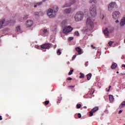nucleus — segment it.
<instances>
[{"label": "nucleus", "instance_id": "obj_12", "mask_svg": "<svg viewBox=\"0 0 125 125\" xmlns=\"http://www.w3.org/2000/svg\"><path fill=\"white\" fill-rule=\"evenodd\" d=\"M97 111H98V107L96 106L94 107L91 111H90V117H92V116H93V113H95Z\"/></svg>", "mask_w": 125, "mask_h": 125}, {"label": "nucleus", "instance_id": "obj_2", "mask_svg": "<svg viewBox=\"0 0 125 125\" xmlns=\"http://www.w3.org/2000/svg\"><path fill=\"white\" fill-rule=\"evenodd\" d=\"M59 10V7L58 6H55L52 9H49L47 12V15L49 16V18H54L56 16V13L58 12Z\"/></svg>", "mask_w": 125, "mask_h": 125}, {"label": "nucleus", "instance_id": "obj_48", "mask_svg": "<svg viewBox=\"0 0 125 125\" xmlns=\"http://www.w3.org/2000/svg\"><path fill=\"white\" fill-rule=\"evenodd\" d=\"M37 5H34V7H37Z\"/></svg>", "mask_w": 125, "mask_h": 125}, {"label": "nucleus", "instance_id": "obj_41", "mask_svg": "<svg viewBox=\"0 0 125 125\" xmlns=\"http://www.w3.org/2000/svg\"><path fill=\"white\" fill-rule=\"evenodd\" d=\"M68 87H75V85H70Z\"/></svg>", "mask_w": 125, "mask_h": 125}, {"label": "nucleus", "instance_id": "obj_37", "mask_svg": "<svg viewBox=\"0 0 125 125\" xmlns=\"http://www.w3.org/2000/svg\"><path fill=\"white\" fill-rule=\"evenodd\" d=\"M122 106H125V101L123 102L122 103Z\"/></svg>", "mask_w": 125, "mask_h": 125}, {"label": "nucleus", "instance_id": "obj_11", "mask_svg": "<svg viewBox=\"0 0 125 125\" xmlns=\"http://www.w3.org/2000/svg\"><path fill=\"white\" fill-rule=\"evenodd\" d=\"M33 24L34 22L33 21L28 20L26 23V26L27 28H31V27H32Z\"/></svg>", "mask_w": 125, "mask_h": 125}, {"label": "nucleus", "instance_id": "obj_4", "mask_svg": "<svg viewBox=\"0 0 125 125\" xmlns=\"http://www.w3.org/2000/svg\"><path fill=\"white\" fill-rule=\"evenodd\" d=\"M89 11L90 15L91 16V17H92V18L96 17V16H97V7H96V5H92L90 7Z\"/></svg>", "mask_w": 125, "mask_h": 125}, {"label": "nucleus", "instance_id": "obj_8", "mask_svg": "<svg viewBox=\"0 0 125 125\" xmlns=\"http://www.w3.org/2000/svg\"><path fill=\"white\" fill-rule=\"evenodd\" d=\"M121 16V13L119 11H114L112 13V18L115 20H117L118 18H120Z\"/></svg>", "mask_w": 125, "mask_h": 125}, {"label": "nucleus", "instance_id": "obj_45", "mask_svg": "<svg viewBox=\"0 0 125 125\" xmlns=\"http://www.w3.org/2000/svg\"><path fill=\"white\" fill-rule=\"evenodd\" d=\"M102 16H103V17H102V19H104V15H103Z\"/></svg>", "mask_w": 125, "mask_h": 125}, {"label": "nucleus", "instance_id": "obj_38", "mask_svg": "<svg viewBox=\"0 0 125 125\" xmlns=\"http://www.w3.org/2000/svg\"><path fill=\"white\" fill-rule=\"evenodd\" d=\"M109 88L108 89V90H107V92H109V91H110V89L111 88V86H109Z\"/></svg>", "mask_w": 125, "mask_h": 125}, {"label": "nucleus", "instance_id": "obj_31", "mask_svg": "<svg viewBox=\"0 0 125 125\" xmlns=\"http://www.w3.org/2000/svg\"><path fill=\"white\" fill-rule=\"evenodd\" d=\"M49 103V101H46L45 102V105H48Z\"/></svg>", "mask_w": 125, "mask_h": 125}, {"label": "nucleus", "instance_id": "obj_3", "mask_svg": "<svg viewBox=\"0 0 125 125\" xmlns=\"http://www.w3.org/2000/svg\"><path fill=\"white\" fill-rule=\"evenodd\" d=\"M66 25H67V22H66V21H63L62 22V27H63V29L62 30L63 34H68V33H70L73 31V27L71 26H66Z\"/></svg>", "mask_w": 125, "mask_h": 125}, {"label": "nucleus", "instance_id": "obj_46", "mask_svg": "<svg viewBox=\"0 0 125 125\" xmlns=\"http://www.w3.org/2000/svg\"><path fill=\"white\" fill-rule=\"evenodd\" d=\"M122 76H125V73H122Z\"/></svg>", "mask_w": 125, "mask_h": 125}, {"label": "nucleus", "instance_id": "obj_40", "mask_svg": "<svg viewBox=\"0 0 125 125\" xmlns=\"http://www.w3.org/2000/svg\"><path fill=\"white\" fill-rule=\"evenodd\" d=\"M91 47H92L93 48V49H95V47L93 46V45H91Z\"/></svg>", "mask_w": 125, "mask_h": 125}, {"label": "nucleus", "instance_id": "obj_30", "mask_svg": "<svg viewBox=\"0 0 125 125\" xmlns=\"http://www.w3.org/2000/svg\"><path fill=\"white\" fill-rule=\"evenodd\" d=\"M72 40H74V37H69L68 39V41H72Z\"/></svg>", "mask_w": 125, "mask_h": 125}, {"label": "nucleus", "instance_id": "obj_6", "mask_svg": "<svg viewBox=\"0 0 125 125\" xmlns=\"http://www.w3.org/2000/svg\"><path fill=\"white\" fill-rule=\"evenodd\" d=\"M10 22H11V21H9L8 20H5V19H3L0 20V29H2L3 27H5V26H7V25H9Z\"/></svg>", "mask_w": 125, "mask_h": 125}, {"label": "nucleus", "instance_id": "obj_13", "mask_svg": "<svg viewBox=\"0 0 125 125\" xmlns=\"http://www.w3.org/2000/svg\"><path fill=\"white\" fill-rule=\"evenodd\" d=\"M76 1L75 0H73L72 2L67 3H66L64 6H62V8H64V7H69L72 5V4H73V3H75Z\"/></svg>", "mask_w": 125, "mask_h": 125}, {"label": "nucleus", "instance_id": "obj_32", "mask_svg": "<svg viewBox=\"0 0 125 125\" xmlns=\"http://www.w3.org/2000/svg\"><path fill=\"white\" fill-rule=\"evenodd\" d=\"M35 48H37L38 49H40V46L38 45H36L35 46Z\"/></svg>", "mask_w": 125, "mask_h": 125}, {"label": "nucleus", "instance_id": "obj_44", "mask_svg": "<svg viewBox=\"0 0 125 125\" xmlns=\"http://www.w3.org/2000/svg\"><path fill=\"white\" fill-rule=\"evenodd\" d=\"M115 22H116V23H119V20H116V21H115Z\"/></svg>", "mask_w": 125, "mask_h": 125}, {"label": "nucleus", "instance_id": "obj_27", "mask_svg": "<svg viewBox=\"0 0 125 125\" xmlns=\"http://www.w3.org/2000/svg\"><path fill=\"white\" fill-rule=\"evenodd\" d=\"M77 109H80V108L82 107V105H81V104H78L77 105Z\"/></svg>", "mask_w": 125, "mask_h": 125}, {"label": "nucleus", "instance_id": "obj_24", "mask_svg": "<svg viewBox=\"0 0 125 125\" xmlns=\"http://www.w3.org/2000/svg\"><path fill=\"white\" fill-rule=\"evenodd\" d=\"M57 54L58 55H61V51H60V49H58L57 51Z\"/></svg>", "mask_w": 125, "mask_h": 125}, {"label": "nucleus", "instance_id": "obj_7", "mask_svg": "<svg viewBox=\"0 0 125 125\" xmlns=\"http://www.w3.org/2000/svg\"><path fill=\"white\" fill-rule=\"evenodd\" d=\"M118 7V5L116 2H111L108 5V10L109 11H112L113 8H117Z\"/></svg>", "mask_w": 125, "mask_h": 125}, {"label": "nucleus", "instance_id": "obj_42", "mask_svg": "<svg viewBox=\"0 0 125 125\" xmlns=\"http://www.w3.org/2000/svg\"><path fill=\"white\" fill-rule=\"evenodd\" d=\"M123 112V110H120L118 114H121V113Z\"/></svg>", "mask_w": 125, "mask_h": 125}, {"label": "nucleus", "instance_id": "obj_17", "mask_svg": "<svg viewBox=\"0 0 125 125\" xmlns=\"http://www.w3.org/2000/svg\"><path fill=\"white\" fill-rule=\"evenodd\" d=\"M16 31L17 33H21V27L20 26H18L16 27Z\"/></svg>", "mask_w": 125, "mask_h": 125}, {"label": "nucleus", "instance_id": "obj_33", "mask_svg": "<svg viewBox=\"0 0 125 125\" xmlns=\"http://www.w3.org/2000/svg\"><path fill=\"white\" fill-rule=\"evenodd\" d=\"M76 57H77V55H74L72 57V60H74L76 58Z\"/></svg>", "mask_w": 125, "mask_h": 125}, {"label": "nucleus", "instance_id": "obj_35", "mask_svg": "<svg viewBox=\"0 0 125 125\" xmlns=\"http://www.w3.org/2000/svg\"><path fill=\"white\" fill-rule=\"evenodd\" d=\"M78 118H82V115L81 114V113H79L78 114Z\"/></svg>", "mask_w": 125, "mask_h": 125}, {"label": "nucleus", "instance_id": "obj_5", "mask_svg": "<svg viewBox=\"0 0 125 125\" xmlns=\"http://www.w3.org/2000/svg\"><path fill=\"white\" fill-rule=\"evenodd\" d=\"M75 20L76 22H79V21H82L83 19V12H78L75 17Z\"/></svg>", "mask_w": 125, "mask_h": 125}, {"label": "nucleus", "instance_id": "obj_36", "mask_svg": "<svg viewBox=\"0 0 125 125\" xmlns=\"http://www.w3.org/2000/svg\"><path fill=\"white\" fill-rule=\"evenodd\" d=\"M85 66L86 67H87V66H88V62H87L85 63Z\"/></svg>", "mask_w": 125, "mask_h": 125}, {"label": "nucleus", "instance_id": "obj_19", "mask_svg": "<svg viewBox=\"0 0 125 125\" xmlns=\"http://www.w3.org/2000/svg\"><path fill=\"white\" fill-rule=\"evenodd\" d=\"M118 66V64L116 63H113L111 66V69H116Z\"/></svg>", "mask_w": 125, "mask_h": 125}, {"label": "nucleus", "instance_id": "obj_26", "mask_svg": "<svg viewBox=\"0 0 125 125\" xmlns=\"http://www.w3.org/2000/svg\"><path fill=\"white\" fill-rule=\"evenodd\" d=\"M113 42H111V41L109 42H108V44H109V46H111L113 44Z\"/></svg>", "mask_w": 125, "mask_h": 125}, {"label": "nucleus", "instance_id": "obj_47", "mask_svg": "<svg viewBox=\"0 0 125 125\" xmlns=\"http://www.w3.org/2000/svg\"><path fill=\"white\" fill-rule=\"evenodd\" d=\"M27 16H28L27 15H26L24 18V19H27Z\"/></svg>", "mask_w": 125, "mask_h": 125}, {"label": "nucleus", "instance_id": "obj_14", "mask_svg": "<svg viewBox=\"0 0 125 125\" xmlns=\"http://www.w3.org/2000/svg\"><path fill=\"white\" fill-rule=\"evenodd\" d=\"M97 2V0H89L88 1V3H89V4H92V5H94V4L95 5H96Z\"/></svg>", "mask_w": 125, "mask_h": 125}, {"label": "nucleus", "instance_id": "obj_21", "mask_svg": "<svg viewBox=\"0 0 125 125\" xmlns=\"http://www.w3.org/2000/svg\"><path fill=\"white\" fill-rule=\"evenodd\" d=\"M80 79H83V78H84V75L83 73H80Z\"/></svg>", "mask_w": 125, "mask_h": 125}, {"label": "nucleus", "instance_id": "obj_10", "mask_svg": "<svg viewBox=\"0 0 125 125\" xmlns=\"http://www.w3.org/2000/svg\"><path fill=\"white\" fill-rule=\"evenodd\" d=\"M50 46H51V44L47 43L41 45V47L43 49H49V48H50Z\"/></svg>", "mask_w": 125, "mask_h": 125}, {"label": "nucleus", "instance_id": "obj_52", "mask_svg": "<svg viewBox=\"0 0 125 125\" xmlns=\"http://www.w3.org/2000/svg\"><path fill=\"white\" fill-rule=\"evenodd\" d=\"M124 125H125V124Z\"/></svg>", "mask_w": 125, "mask_h": 125}, {"label": "nucleus", "instance_id": "obj_29", "mask_svg": "<svg viewBox=\"0 0 125 125\" xmlns=\"http://www.w3.org/2000/svg\"><path fill=\"white\" fill-rule=\"evenodd\" d=\"M37 4H38V5H42V2H39L37 3Z\"/></svg>", "mask_w": 125, "mask_h": 125}, {"label": "nucleus", "instance_id": "obj_22", "mask_svg": "<svg viewBox=\"0 0 125 125\" xmlns=\"http://www.w3.org/2000/svg\"><path fill=\"white\" fill-rule=\"evenodd\" d=\"M94 93V89L92 88L91 90L90 91V95H92Z\"/></svg>", "mask_w": 125, "mask_h": 125}, {"label": "nucleus", "instance_id": "obj_49", "mask_svg": "<svg viewBox=\"0 0 125 125\" xmlns=\"http://www.w3.org/2000/svg\"><path fill=\"white\" fill-rule=\"evenodd\" d=\"M55 30H56V27L55 28V30H54V31H55Z\"/></svg>", "mask_w": 125, "mask_h": 125}, {"label": "nucleus", "instance_id": "obj_20", "mask_svg": "<svg viewBox=\"0 0 125 125\" xmlns=\"http://www.w3.org/2000/svg\"><path fill=\"white\" fill-rule=\"evenodd\" d=\"M92 75L91 73H89L86 75L87 77V80L88 81H89V80H90V79H91V77H92Z\"/></svg>", "mask_w": 125, "mask_h": 125}, {"label": "nucleus", "instance_id": "obj_34", "mask_svg": "<svg viewBox=\"0 0 125 125\" xmlns=\"http://www.w3.org/2000/svg\"><path fill=\"white\" fill-rule=\"evenodd\" d=\"M34 14L36 16H38V15H39V12H35Z\"/></svg>", "mask_w": 125, "mask_h": 125}, {"label": "nucleus", "instance_id": "obj_28", "mask_svg": "<svg viewBox=\"0 0 125 125\" xmlns=\"http://www.w3.org/2000/svg\"><path fill=\"white\" fill-rule=\"evenodd\" d=\"M74 34L75 35V36H79V31H76L74 33Z\"/></svg>", "mask_w": 125, "mask_h": 125}, {"label": "nucleus", "instance_id": "obj_25", "mask_svg": "<svg viewBox=\"0 0 125 125\" xmlns=\"http://www.w3.org/2000/svg\"><path fill=\"white\" fill-rule=\"evenodd\" d=\"M43 34H45V35H46L47 34V29H44L43 30Z\"/></svg>", "mask_w": 125, "mask_h": 125}, {"label": "nucleus", "instance_id": "obj_50", "mask_svg": "<svg viewBox=\"0 0 125 125\" xmlns=\"http://www.w3.org/2000/svg\"><path fill=\"white\" fill-rule=\"evenodd\" d=\"M116 73L117 74H119V71H117Z\"/></svg>", "mask_w": 125, "mask_h": 125}, {"label": "nucleus", "instance_id": "obj_43", "mask_svg": "<svg viewBox=\"0 0 125 125\" xmlns=\"http://www.w3.org/2000/svg\"><path fill=\"white\" fill-rule=\"evenodd\" d=\"M2 120V118L1 117V116H0V121H1Z\"/></svg>", "mask_w": 125, "mask_h": 125}, {"label": "nucleus", "instance_id": "obj_51", "mask_svg": "<svg viewBox=\"0 0 125 125\" xmlns=\"http://www.w3.org/2000/svg\"><path fill=\"white\" fill-rule=\"evenodd\" d=\"M84 108H86V106H84Z\"/></svg>", "mask_w": 125, "mask_h": 125}, {"label": "nucleus", "instance_id": "obj_18", "mask_svg": "<svg viewBox=\"0 0 125 125\" xmlns=\"http://www.w3.org/2000/svg\"><path fill=\"white\" fill-rule=\"evenodd\" d=\"M109 101L111 103H113L114 102V97L112 95H110L109 96Z\"/></svg>", "mask_w": 125, "mask_h": 125}, {"label": "nucleus", "instance_id": "obj_23", "mask_svg": "<svg viewBox=\"0 0 125 125\" xmlns=\"http://www.w3.org/2000/svg\"><path fill=\"white\" fill-rule=\"evenodd\" d=\"M73 72H74V70L73 69H71L70 70V71H69V72L68 73V75L69 76H71V75H72L73 74Z\"/></svg>", "mask_w": 125, "mask_h": 125}, {"label": "nucleus", "instance_id": "obj_16", "mask_svg": "<svg viewBox=\"0 0 125 125\" xmlns=\"http://www.w3.org/2000/svg\"><path fill=\"white\" fill-rule=\"evenodd\" d=\"M71 11H72V9L67 8L64 10V13H65V14H70V13H71Z\"/></svg>", "mask_w": 125, "mask_h": 125}, {"label": "nucleus", "instance_id": "obj_15", "mask_svg": "<svg viewBox=\"0 0 125 125\" xmlns=\"http://www.w3.org/2000/svg\"><path fill=\"white\" fill-rule=\"evenodd\" d=\"M75 50L78 53L79 55H81V54H83V50H82L80 47H76Z\"/></svg>", "mask_w": 125, "mask_h": 125}, {"label": "nucleus", "instance_id": "obj_39", "mask_svg": "<svg viewBox=\"0 0 125 125\" xmlns=\"http://www.w3.org/2000/svg\"><path fill=\"white\" fill-rule=\"evenodd\" d=\"M72 80V78L69 77V78H67L68 81H71Z\"/></svg>", "mask_w": 125, "mask_h": 125}, {"label": "nucleus", "instance_id": "obj_9", "mask_svg": "<svg viewBox=\"0 0 125 125\" xmlns=\"http://www.w3.org/2000/svg\"><path fill=\"white\" fill-rule=\"evenodd\" d=\"M103 32L104 36H105V37H108L109 36V34L113 32V30H112L110 28H106L104 30Z\"/></svg>", "mask_w": 125, "mask_h": 125}, {"label": "nucleus", "instance_id": "obj_1", "mask_svg": "<svg viewBox=\"0 0 125 125\" xmlns=\"http://www.w3.org/2000/svg\"><path fill=\"white\" fill-rule=\"evenodd\" d=\"M94 28V22L91 18L88 17L86 21V28L83 29L84 34H89L91 33Z\"/></svg>", "mask_w": 125, "mask_h": 125}]
</instances>
